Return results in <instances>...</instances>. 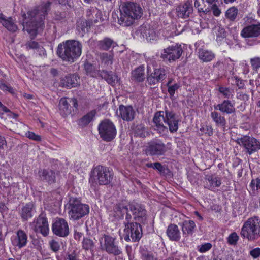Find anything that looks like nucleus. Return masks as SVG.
I'll return each mask as SVG.
<instances>
[{
    "label": "nucleus",
    "instance_id": "f257e3e1",
    "mask_svg": "<svg viewBox=\"0 0 260 260\" xmlns=\"http://www.w3.org/2000/svg\"><path fill=\"white\" fill-rule=\"evenodd\" d=\"M50 5V2H43L28 11L27 17L25 13L22 14L23 23H25L23 25V29L29 34L31 39H34L43 29L44 21L51 9Z\"/></svg>",
    "mask_w": 260,
    "mask_h": 260
},
{
    "label": "nucleus",
    "instance_id": "f03ea898",
    "mask_svg": "<svg viewBox=\"0 0 260 260\" xmlns=\"http://www.w3.org/2000/svg\"><path fill=\"white\" fill-rule=\"evenodd\" d=\"M120 12L119 24L126 27L132 25L136 20L140 19L143 15L144 10L139 4L126 2L120 5Z\"/></svg>",
    "mask_w": 260,
    "mask_h": 260
},
{
    "label": "nucleus",
    "instance_id": "7ed1b4c3",
    "mask_svg": "<svg viewBox=\"0 0 260 260\" xmlns=\"http://www.w3.org/2000/svg\"><path fill=\"white\" fill-rule=\"evenodd\" d=\"M153 122L160 133L168 131V127L164 123L168 125L170 132L173 133L178 129L179 119L174 112L166 107L165 111L157 112L155 114Z\"/></svg>",
    "mask_w": 260,
    "mask_h": 260
},
{
    "label": "nucleus",
    "instance_id": "20e7f679",
    "mask_svg": "<svg viewBox=\"0 0 260 260\" xmlns=\"http://www.w3.org/2000/svg\"><path fill=\"white\" fill-rule=\"evenodd\" d=\"M82 48V44L79 41L67 40L58 45L57 54L63 61L72 63L80 56Z\"/></svg>",
    "mask_w": 260,
    "mask_h": 260
},
{
    "label": "nucleus",
    "instance_id": "39448f33",
    "mask_svg": "<svg viewBox=\"0 0 260 260\" xmlns=\"http://www.w3.org/2000/svg\"><path fill=\"white\" fill-rule=\"evenodd\" d=\"M240 235L251 241L258 239L260 237V219L257 217L248 219L241 229Z\"/></svg>",
    "mask_w": 260,
    "mask_h": 260
},
{
    "label": "nucleus",
    "instance_id": "423d86ee",
    "mask_svg": "<svg viewBox=\"0 0 260 260\" xmlns=\"http://www.w3.org/2000/svg\"><path fill=\"white\" fill-rule=\"evenodd\" d=\"M69 215L70 218L79 220L89 213V207L83 204L81 200L76 197H71L69 201Z\"/></svg>",
    "mask_w": 260,
    "mask_h": 260
},
{
    "label": "nucleus",
    "instance_id": "0eeeda50",
    "mask_svg": "<svg viewBox=\"0 0 260 260\" xmlns=\"http://www.w3.org/2000/svg\"><path fill=\"white\" fill-rule=\"evenodd\" d=\"M142 228L140 223L135 222L134 223L127 224L124 226L121 238L126 242H137L142 237Z\"/></svg>",
    "mask_w": 260,
    "mask_h": 260
},
{
    "label": "nucleus",
    "instance_id": "6e6552de",
    "mask_svg": "<svg viewBox=\"0 0 260 260\" xmlns=\"http://www.w3.org/2000/svg\"><path fill=\"white\" fill-rule=\"evenodd\" d=\"M112 179V176L109 169L99 165L94 168L89 181L96 184L107 185L110 183Z\"/></svg>",
    "mask_w": 260,
    "mask_h": 260
},
{
    "label": "nucleus",
    "instance_id": "1a4fd4ad",
    "mask_svg": "<svg viewBox=\"0 0 260 260\" xmlns=\"http://www.w3.org/2000/svg\"><path fill=\"white\" fill-rule=\"evenodd\" d=\"M98 129L100 137L106 142L113 140L117 133L114 124L109 119L102 121L99 125Z\"/></svg>",
    "mask_w": 260,
    "mask_h": 260
},
{
    "label": "nucleus",
    "instance_id": "9d476101",
    "mask_svg": "<svg viewBox=\"0 0 260 260\" xmlns=\"http://www.w3.org/2000/svg\"><path fill=\"white\" fill-rule=\"evenodd\" d=\"M115 240V238L104 234L103 237L100 238V242L103 250H105L109 254L117 256L120 255L122 251L120 247L116 244Z\"/></svg>",
    "mask_w": 260,
    "mask_h": 260
},
{
    "label": "nucleus",
    "instance_id": "9b49d317",
    "mask_svg": "<svg viewBox=\"0 0 260 260\" xmlns=\"http://www.w3.org/2000/svg\"><path fill=\"white\" fill-rule=\"evenodd\" d=\"M237 142L244 148L246 153L251 155L260 149V142L255 138L249 136H244L238 138Z\"/></svg>",
    "mask_w": 260,
    "mask_h": 260
},
{
    "label": "nucleus",
    "instance_id": "f8f14e48",
    "mask_svg": "<svg viewBox=\"0 0 260 260\" xmlns=\"http://www.w3.org/2000/svg\"><path fill=\"white\" fill-rule=\"evenodd\" d=\"M182 53L183 50L181 45L176 44L164 49L160 57L163 61L171 63L179 59Z\"/></svg>",
    "mask_w": 260,
    "mask_h": 260
},
{
    "label": "nucleus",
    "instance_id": "ddd939ff",
    "mask_svg": "<svg viewBox=\"0 0 260 260\" xmlns=\"http://www.w3.org/2000/svg\"><path fill=\"white\" fill-rule=\"evenodd\" d=\"M149 72H150V68L148 66L147 81L148 84L153 86V88H155L159 82L165 79L168 74L167 70L164 67L155 68L153 72L151 73L150 74Z\"/></svg>",
    "mask_w": 260,
    "mask_h": 260
},
{
    "label": "nucleus",
    "instance_id": "4468645a",
    "mask_svg": "<svg viewBox=\"0 0 260 260\" xmlns=\"http://www.w3.org/2000/svg\"><path fill=\"white\" fill-rule=\"evenodd\" d=\"M168 151L166 145L160 140L151 141L148 143L146 152L151 156L164 155Z\"/></svg>",
    "mask_w": 260,
    "mask_h": 260
},
{
    "label": "nucleus",
    "instance_id": "2eb2a0df",
    "mask_svg": "<svg viewBox=\"0 0 260 260\" xmlns=\"http://www.w3.org/2000/svg\"><path fill=\"white\" fill-rule=\"evenodd\" d=\"M176 15L179 18L186 19L193 13L192 1L186 0L176 8Z\"/></svg>",
    "mask_w": 260,
    "mask_h": 260
},
{
    "label": "nucleus",
    "instance_id": "dca6fc26",
    "mask_svg": "<svg viewBox=\"0 0 260 260\" xmlns=\"http://www.w3.org/2000/svg\"><path fill=\"white\" fill-rule=\"evenodd\" d=\"M52 231L59 237L67 236L69 234V228L66 220L63 218L57 219L52 225Z\"/></svg>",
    "mask_w": 260,
    "mask_h": 260
},
{
    "label": "nucleus",
    "instance_id": "f3484780",
    "mask_svg": "<svg viewBox=\"0 0 260 260\" xmlns=\"http://www.w3.org/2000/svg\"><path fill=\"white\" fill-rule=\"evenodd\" d=\"M129 209L134 215L135 222L145 223L147 220L146 210L144 207L140 204H132L129 205Z\"/></svg>",
    "mask_w": 260,
    "mask_h": 260
},
{
    "label": "nucleus",
    "instance_id": "a211bd4d",
    "mask_svg": "<svg viewBox=\"0 0 260 260\" xmlns=\"http://www.w3.org/2000/svg\"><path fill=\"white\" fill-rule=\"evenodd\" d=\"M35 223V230L36 232H40L44 236H46L49 232V224L45 215L41 213L34 220Z\"/></svg>",
    "mask_w": 260,
    "mask_h": 260
},
{
    "label": "nucleus",
    "instance_id": "6ab92c4d",
    "mask_svg": "<svg viewBox=\"0 0 260 260\" xmlns=\"http://www.w3.org/2000/svg\"><path fill=\"white\" fill-rule=\"evenodd\" d=\"M244 38H256L260 36V23L251 24L244 27L241 32Z\"/></svg>",
    "mask_w": 260,
    "mask_h": 260
},
{
    "label": "nucleus",
    "instance_id": "aec40b11",
    "mask_svg": "<svg viewBox=\"0 0 260 260\" xmlns=\"http://www.w3.org/2000/svg\"><path fill=\"white\" fill-rule=\"evenodd\" d=\"M116 113L123 120L126 121H132L135 115V112L132 106H125L123 105H120Z\"/></svg>",
    "mask_w": 260,
    "mask_h": 260
},
{
    "label": "nucleus",
    "instance_id": "412c9836",
    "mask_svg": "<svg viewBox=\"0 0 260 260\" xmlns=\"http://www.w3.org/2000/svg\"><path fill=\"white\" fill-rule=\"evenodd\" d=\"M79 80L76 74L68 75L61 79L60 85L69 88L76 87L80 85Z\"/></svg>",
    "mask_w": 260,
    "mask_h": 260
},
{
    "label": "nucleus",
    "instance_id": "4be33fe9",
    "mask_svg": "<svg viewBox=\"0 0 260 260\" xmlns=\"http://www.w3.org/2000/svg\"><path fill=\"white\" fill-rule=\"evenodd\" d=\"M35 212V205L33 202H31L25 204L22 207L20 211V215L22 221H26L33 216Z\"/></svg>",
    "mask_w": 260,
    "mask_h": 260
},
{
    "label": "nucleus",
    "instance_id": "5701e85b",
    "mask_svg": "<svg viewBox=\"0 0 260 260\" xmlns=\"http://www.w3.org/2000/svg\"><path fill=\"white\" fill-rule=\"evenodd\" d=\"M218 0H195L194 6L199 13L207 14L210 12V8L212 2H217Z\"/></svg>",
    "mask_w": 260,
    "mask_h": 260
},
{
    "label": "nucleus",
    "instance_id": "b1692460",
    "mask_svg": "<svg viewBox=\"0 0 260 260\" xmlns=\"http://www.w3.org/2000/svg\"><path fill=\"white\" fill-rule=\"evenodd\" d=\"M38 174L42 181H45L50 184L55 182V173L52 170L42 169L39 171Z\"/></svg>",
    "mask_w": 260,
    "mask_h": 260
},
{
    "label": "nucleus",
    "instance_id": "393cba45",
    "mask_svg": "<svg viewBox=\"0 0 260 260\" xmlns=\"http://www.w3.org/2000/svg\"><path fill=\"white\" fill-rule=\"evenodd\" d=\"M166 233L170 240L179 241L181 238V233L177 225L170 224L167 230Z\"/></svg>",
    "mask_w": 260,
    "mask_h": 260
},
{
    "label": "nucleus",
    "instance_id": "a878e982",
    "mask_svg": "<svg viewBox=\"0 0 260 260\" xmlns=\"http://www.w3.org/2000/svg\"><path fill=\"white\" fill-rule=\"evenodd\" d=\"M99 75L105 79L108 84L113 86L118 81V76L111 71H99Z\"/></svg>",
    "mask_w": 260,
    "mask_h": 260
},
{
    "label": "nucleus",
    "instance_id": "bb28decb",
    "mask_svg": "<svg viewBox=\"0 0 260 260\" xmlns=\"http://www.w3.org/2000/svg\"><path fill=\"white\" fill-rule=\"evenodd\" d=\"M117 45L116 42L108 37L104 38L103 40L98 41L96 44L98 49L104 51H108L111 48H113Z\"/></svg>",
    "mask_w": 260,
    "mask_h": 260
},
{
    "label": "nucleus",
    "instance_id": "cd10ccee",
    "mask_svg": "<svg viewBox=\"0 0 260 260\" xmlns=\"http://www.w3.org/2000/svg\"><path fill=\"white\" fill-rule=\"evenodd\" d=\"M215 110H219L222 113L230 114L235 112V108L229 100H224L222 103L218 104L214 107Z\"/></svg>",
    "mask_w": 260,
    "mask_h": 260
},
{
    "label": "nucleus",
    "instance_id": "c85d7f7f",
    "mask_svg": "<svg viewBox=\"0 0 260 260\" xmlns=\"http://www.w3.org/2000/svg\"><path fill=\"white\" fill-rule=\"evenodd\" d=\"M0 23L10 31L15 32L17 29V26L13 22L12 17L7 18L2 13H0Z\"/></svg>",
    "mask_w": 260,
    "mask_h": 260
},
{
    "label": "nucleus",
    "instance_id": "c756f323",
    "mask_svg": "<svg viewBox=\"0 0 260 260\" xmlns=\"http://www.w3.org/2000/svg\"><path fill=\"white\" fill-rule=\"evenodd\" d=\"M179 224L181 227L183 234L185 236L192 235L196 226L194 222L192 220H185Z\"/></svg>",
    "mask_w": 260,
    "mask_h": 260
},
{
    "label": "nucleus",
    "instance_id": "7c9ffc66",
    "mask_svg": "<svg viewBox=\"0 0 260 260\" xmlns=\"http://www.w3.org/2000/svg\"><path fill=\"white\" fill-rule=\"evenodd\" d=\"M27 241V236L26 234L21 230H18L17 232V238L14 241L15 245L21 248L26 245Z\"/></svg>",
    "mask_w": 260,
    "mask_h": 260
},
{
    "label": "nucleus",
    "instance_id": "2f4dec72",
    "mask_svg": "<svg viewBox=\"0 0 260 260\" xmlns=\"http://www.w3.org/2000/svg\"><path fill=\"white\" fill-rule=\"evenodd\" d=\"M71 108L66 99L62 98L60 99L59 103V112L63 117H65L71 114Z\"/></svg>",
    "mask_w": 260,
    "mask_h": 260
},
{
    "label": "nucleus",
    "instance_id": "473e14b6",
    "mask_svg": "<svg viewBox=\"0 0 260 260\" xmlns=\"http://www.w3.org/2000/svg\"><path fill=\"white\" fill-rule=\"evenodd\" d=\"M132 78L133 80L139 82H143L145 77L144 67L140 66L132 72Z\"/></svg>",
    "mask_w": 260,
    "mask_h": 260
},
{
    "label": "nucleus",
    "instance_id": "72a5a7b5",
    "mask_svg": "<svg viewBox=\"0 0 260 260\" xmlns=\"http://www.w3.org/2000/svg\"><path fill=\"white\" fill-rule=\"evenodd\" d=\"M91 24L90 22L85 19H80L77 21V30L83 36L86 32L89 31Z\"/></svg>",
    "mask_w": 260,
    "mask_h": 260
},
{
    "label": "nucleus",
    "instance_id": "f704fd0d",
    "mask_svg": "<svg viewBox=\"0 0 260 260\" xmlns=\"http://www.w3.org/2000/svg\"><path fill=\"white\" fill-rule=\"evenodd\" d=\"M211 117L216 125L224 128L226 123L225 118L217 112H212L211 113Z\"/></svg>",
    "mask_w": 260,
    "mask_h": 260
},
{
    "label": "nucleus",
    "instance_id": "c9c22d12",
    "mask_svg": "<svg viewBox=\"0 0 260 260\" xmlns=\"http://www.w3.org/2000/svg\"><path fill=\"white\" fill-rule=\"evenodd\" d=\"M198 53L199 58L203 62L210 61L215 57L214 54L211 51L204 49H200Z\"/></svg>",
    "mask_w": 260,
    "mask_h": 260
},
{
    "label": "nucleus",
    "instance_id": "e433bc0d",
    "mask_svg": "<svg viewBox=\"0 0 260 260\" xmlns=\"http://www.w3.org/2000/svg\"><path fill=\"white\" fill-rule=\"evenodd\" d=\"M96 113L95 110H92L83 116L79 121V125L85 126L88 125L93 119Z\"/></svg>",
    "mask_w": 260,
    "mask_h": 260
},
{
    "label": "nucleus",
    "instance_id": "4c0bfd02",
    "mask_svg": "<svg viewBox=\"0 0 260 260\" xmlns=\"http://www.w3.org/2000/svg\"><path fill=\"white\" fill-rule=\"evenodd\" d=\"M238 13V9L235 7H232L226 10L225 16L230 21H234L237 18Z\"/></svg>",
    "mask_w": 260,
    "mask_h": 260
},
{
    "label": "nucleus",
    "instance_id": "58836bf2",
    "mask_svg": "<svg viewBox=\"0 0 260 260\" xmlns=\"http://www.w3.org/2000/svg\"><path fill=\"white\" fill-rule=\"evenodd\" d=\"M100 58L104 64L111 65L113 63V54L112 53H103L100 55Z\"/></svg>",
    "mask_w": 260,
    "mask_h": 260
},
{
    "label": "nucleus",
    "instance_id": "ea45409f",
    "mask_svg": "<svg viewBox=\"0 0 260 260\" xmlns=\"http://www.w3.org/2000/svg\"><path fill=\"white\" fill-rule=\"evenodd\" d=\"M147 131L144 125L142 124L138 125L135 129V134L137 136L142 138H145L147 135Z\"/></svg>",
    "mask_w": 260,
    "mask_h": 260
},
{
    "label": "nucleus",
    "instance_id": "a19ab883",
    "mask_svg": "<svg viewBox=\"0 0 260 260\" xmlns=\"http://www.w3.org/2000/svg\"><path fill=\"white\" fill-rule=\"evenodd\" d=\"M207 180L210 183L211 187H218L221 185V181L217 177L213 175L210 176L208 177Z\"/></svg>",
    "mask_w": 260,
    "mask_h": 260
},
{
    "label": "nucleus",
    "instance_id": "79ce46f5",
    "mask_svg": "<svg viewBox=\"0 0 260 260\" xmlns=\"http://www.w3.org/2000/svg\"><path fill=\"white\" fill-rule=\"evenodd\" d=\"M83 248L86 250H91L94 247V243L89 238H84L82 242Z\"/></svg>",
    "mask_w": 260,
    "mask_h": 260
},
{
    "label": "nucleus",
    "instance_id": "37998d69",
    "mask_svg": "<svg viewBox=\"0 0 260 260\" xmlns=\"http://www.w3.org/2000/svg\"><path fill=\"white\" fill-rule=\"evenodd\" d=\"M114 210L115 212H120L122 214L128 212V208L122 203L117 204L114 207Z\"/></svg>",
    "mask_w": 260,
    "mask_h": 260
},
{
    "label": "nucleus",
    "instance_id": "c03bdc74",
    "mask_svg": "<svg viewBox=\"0 0 260 260\" xmlns=\"http://www.w3.org/2000/svg\"><path fill=\"white\" fill-rule=\"evenodd\" d=\"M168 92L169 94L170 97L171 98L174 96L175 91L180 87V85L178 83H174L173 85L167 86Z\"/></svg>",
    "mask_w": 260,
    "mask_h": 260
},
{
    "label": "nucleus",
    "instance_id": "a18cd8bd",
    "mask_svg": "<svg viewBox=\"0 0 260 260\" xmlns=\"http://www.w3.org/2000/svg\"><path fill=\"white\" fill-rule=\"evenodd\" d=\"M239 239V237L236 232L231 233L228 237V242L231 245L236 244L237 241Z\"/></svg>",
    "mask_w": 260,
    "mask_h": 260
},
{
    "label": "nucleus",
    "instance_id": "49530a36",
    "mask_svg": "<svg viewBox=\"0 0 260 260\" xmlns=\"http://www.w3.org/2000/svg\"><path fill=\"white\" fill-rule=\"evenodd\" d=\"M25 46L28 49H39L40 48L39 43L35 41H28L26 43Z\"/></svg>",
    "mask_w": 260,
    "mask_h": 260
},
{
    "label": "nucleus",
    "instance_id": "de8ad7c7",
    "mask_svg": "<svg viewBox=\"0 0 260 260\" xmlns=\"http://www.w3.org/2000/svg\"><path fill=\"white\" fill-rule=\"evenodd\" d=\"M250 63L253 70L257 71L260 68V57H254L250 59Z\"/></svg>",
    "mask_w": 260,
    "mask_h": 260
},
{
    "label": "nucleus",
    "instance_id": "09e8293b",
    "mask_svg": "<svg viewBox=\"0 0 260 260\" xmlns=\"http://www.w3.org/2000/svg\"><path fill=\"white\" fill-rule=\"evenodd\" d=\"M49 246L51 249L54 252H58L60 249V244L54 240H52L49 242Z\"/></svg>",
    "mask_w": 260,
    "mask_h": 260
},
{
    "label": "nucleus",
    "instance_id": "8fccbe9b",
    "mask_svg": "<svg viewBox=\"0 0 260 260\" xmlns=\"http://www.w3.org/2000/svg\"><path fill=\"white\" fill-rule=\"evenodd\" d=\"M153 169L158 170L161 174H166V171L168 170L167 169L159 162H154Z\"/></svg>",
    "mask_w": 260,
    "mask_h": 260
},
{
    "label": "nucleus",
    "instance_id": "3c124183",
    "mask_svg": "<svg viewBox=\"0 0 260 260\" xmlns=\"http://www.w3.org/2000/svg\"><path fill=\"white\" fill-rule=\"evenodd\" d=\"M216 3V2H212V4L211 5V7L210 8V12L212 10L214 15L218 16L221 13V11L218 8Z\"/></svg>",
    "mask_w": 260,
    "mask_h": 260
},
{
    "label": "nucleus",
    "instance_id": "603ef678",
    "mask_svg": "<svg viewBox=\"0 0 260 260\" xmlns=\"http://www.w3.org/2000/svg\"><path fill=\"white\" fill-rule=\"evenodd\" d=\"M0 89L4 91H8L11 93H13V89L10 86L7 85L3 79H0Z\"/></svg>",
    "mask_w": 260,
    "mask_h": 260
},
{
    "label": "nucleus",
    "instance_id": "864d4df0",
    "mask_svg": "<svg viewBox=\"0 0 260 260\" xmlns=\"http://www.w3.org/2000/svg\"><path fill=\"white\" fill-rule=\"evenodd\" d=\"M200 131L207 134L208 136H211L213 134V131L211 126L208 125H203L200 128Z\"/></svg>",
    "mask_w": 260,
    "mask_h": 260
},
{
    "label": "nucleus",
    "instance_id": "5fc2aeb1",
    "mask_svg": "<svg viewBox=\"0 0 260 260\" xmlns=\"http://www.w3.org/2000/svg\"><path fill=\"white\" fill-rule=\"evenodd\" d=\"M250 187L253 190H258L260 188V179L257 178L255 180L253 179L250 185Z\"/></svg>",
    "mask_w": 260,
    "mask_h": 260
},
{
    "label": "nucleus",
    "instance_id": "6e6d98bb",
    "mask_svg": "<svg viewBox=\"0 0 260 260\" xmlns=\"http://www.w3.org/2000/svg\"><path fill=\"white\" fill-rule=\"evenodd\" d=\"M144 260H157L156 256L151 252H146L143 254Z\"/></svg>",
    "mask_w": 260,
    "mask_h": 260
},
{
    "label": "nucleus",
    "instance_id": "4d7b16f0",
    "mask_svg": "<svg viewBox=\"0 0 260 260\" xmlns=\"http://www.w3.org/2000/svg\"><path fill=\"white\" fill-rule=\"evenodd\" d=\"M212 246V244L210 243H205L201 245L199 251L201 253L206 252L211 249Z\"/></svg>",
    "mask_w": 260,
    "mask_h": 260
},
{
    "label": "nucleus",
    "instance_id": "13d9d810",
    "mask_svg": "<svg viewBox=\"0 0 260 260\" xmlns=\"http://www.w3.org/2000/svg\"><path fill=\"white\" fill-rule=\"evenodd\" d=\"M27 136L29 139L35 140V141H40L41 140V137L39 135H36L32 132H29V131L28 132V133H27Z\"/></svg>",
    "mask_w": 260,
    "mask_h": 260
},
{
    "label": "nucleus",
    "instance_id": "bf43d9fd",
    "mask_svg": "<svg viewBox=\"0 0 260 260\" xmlns=\"http://www.w3.org/2000/svg\"><path fill=\"white\" fill-rule=\"evenodd\" d=\"M126 213V216H125V220L123 222V224L124 225V226H127V224H129L134 223L135 222H133L132 221V217L131 215L129 213H128V212H127V213Z\"/></svg>",
    "mask_w": 260,
    "mask_h": 260
},
{
    "label": "nucleus",
    "instance_id": "052dcab7",
    "mask_svg": "<svg viewBox=\"0 0 260 260\" xmlns=\"http://www.w3.org/2000/svg\"><path fill=\"white\" fill-rule=\"evenodd\" d=\"M56 2L59 4L62 5H68L69 7L73 6V0H55Z\"/></svg>",
    "mask_w": 260,
    "mask_h": 260
},
{
    "label": "nucleus",
    "instance_id": "680f3d73",
    "mask_svg": "<svg viewBox=\"0 0 260 260\" xmlns=\"http://www.w3.org/2000/svg\"><path fill=\"white\" fill-rule=\"evenodd\" d=\"M250 255L254 258H256L260 255V248H256L250 251Z\"/></svg>",
    "mask_w": 260,
    "mask_h": 260
},
{
    "label": "nucleus",
    "instance_id": "e2e57ef3",
    "mask_svg": "<svg viewBox=\"0 0 260 260\" xmlns=\"http://www.w3.org/2000/svg\"><path fill=\"white\" fill-rule=\"evenodd\" d=\"M67 258L68 260H79L78 258L77 254L76 253L75 251L72 252L70 254H68L67 255Z\"/></svg>",
    "mask_w": 260,
    "mask_h": 260
},
{
    "label": "nucleus",
    "instance_id": "0e129e2a",
    "mask_svg": "<svg viewBox=\"0 0 260 260\" xmlns=\"http://www.w3.org/2000/svg\"><path fill=\"white\" fill-rule=\"evenodd\" d=\"M95 11L94 9H89L87 11V16L89 18L88 22H90L91 23H92V19L91 18V16L92 15L93 13H94Z\"/></svg>",
    "mask_w": 260,
    "mask_h": 260
},
{
    "label": "nucleus",
    "instance_id": "69168bd1",
    "mask_svg": "<svg viewBox=\"0 0 260 260\" xmlns=\"http://www.w3.org/2000/svg\"><path fill=\"white\" fill-rule=\"evenodd\" d=\"M8 209L4 203H0V212L2 213H7L8 212Z\"/></svg>",
    "mask_w": 260,
    "mask_h": 260
},
{
    "label": "nucleus",
    "instance_id": "338daca9",
    "mask_svg": "<svg viewBox=\"0 0 260 260\" xmlns=\"http://www.w3.org/2000/svg\"><path fill=\"white\" fill-rule=\"evenodd\" d=\"M9 110L0 102V114H3L4 112H9Z\"/></svg>",
    "mask_w": 260,
    "mask_h": 260
},
{
    "label": "nucleus",
    "instance_id": "774afa93",
    "mask_svg": "<svg viewBox=\"0 0 260 260\" xmlns=\"http://www.w3.org/2000/svg\"><path fill=\"white\" fill-rule=\"evenodd\" d=\"M220 92L223 93L226 97L228 96L229 91L227 88L223 87H220L219 89Z\"/></svg>",
    "mask_w": 260,
    "mask_h": 260
}]
</instances>
